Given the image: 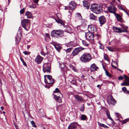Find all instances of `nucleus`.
Masks as SVG:
<instances>
[{
	"label": "nucleus",
	"instance_id": "nucleus-4",
	"mask_svg": "<svg viewBox=\"0 0 129 129\" xmlns=\"http://www.w3.org/2000/svg\"><path fill=\"white\" fill-rule=\"evenodd\" d=\"M84 49V48L81 47L75 48L72 52L71 56L73 58L74 56L77 55L80 52Z\"/></svg>",
	"mask_w": 129,
	"mask_h": 129
},
{
	"label": "nucleus",
	"instance_id": "nucleus-43",
	"mask_svg": "<svg viewBox=\"0 0 129 129\" xmlns=\"http://www.w3.org/2000/svg\"><path fill=\"white\" fill-rule=\"evenodd\" d=\"M31 123L33 125V126H34V127H36V126L35 124V123L33 121H31Z\"/></svg>",
	"mask_w": 129,
	"mask_h": 129
},
{
	"label": "nucleus",
	"instance_id": "nucleus-57",
	"mask_svg": "<svg viewBox=\"0 0 129 129\" xmlns=\"http://www.w3.org/2000/svg\"><path fill=\"white\" fill-rule=\"evenodd\" d=\"M14 126L16 129H18V126L17 125L14 124Z\"/></svg>",
	"mask_w": 129,
	"mask_h": 129
},
{
	"label": "nucleus",
	"instance_id": "nucleus-29",
	"mask_svg": "<svg viewBox=\"0 0 129 129\" xmlns=\"http://www.w3.org/2000/svg\"><path fill=\"white\" fill-rule=\"evenodd\" d=\"M81 118L82 120H87V116L84 115H81Z\"/></svg>",
	"mask_w": 129,
	"mask_h": 129
},
{
	"label": "nucleus",
	"instance_id": "nucleus-30",
	"mask_svg": "<svg viewBox=\"0 0 129 129\" xmlns=\"http://www.w3.org/2000/svg\"><path fill=\"white\" fill-rule=\"evenodd\" d=\"M76 17L78 18L80 20H81L82 19V18L81 14L80 13H76Z\"/></svg>",
	"mask_w": 129,
	"mask_h": 129
},
{
	"label": "nucleus",
	"instance_id": "nucleus-14",
	"mask_svg": "<svg viewBox=\"0 0 129 129\" xmlns=\"http://www.w3.org/2000/svg\"><path fill=\"white\" fill-rule=\"evenodd\" d=\"M88 29L89 31H93V32L96 31V29L95 27L92 25H89L88 26Z\"/></svg>",
	"mask_w": 129,
	"mask_h": 129
},
{
	"label": "nucleus",
	"instance_id": "nucleus-37",
	"mask_svg": "<svg viewBox=\"0 0 129 129\" xmlns=\"http://www.w3.org/2000/svg\"><path fill=\"white\" fill-rule=\"evenodd\" d=\"M20 59L21 61L22 62L23 65L24 66H27L26 64V62L24 61V60H23V58L22 57H20Z\"/></svg>",
	"mask_w": 129,
	"mask_h": 129
},
{
	"label": "nucleus",
	"instance_id": "nucleus-5",
	"mask_svg": "<svg viewBox=\"0 0 129 129\" xmlns=\"http://www.w3.org/2000/svg\"><path fill=\"white\" fill-rule=\"evenodd\" d=\"M107 8L109 12L115 14L117 9L114 5L112 4L110 5Z\"/></svg>",
	"mask_w": 129,
	"mask_h": 129
},
{
	"label": "nucleus",
	"instance_id": "nucleus-20",
	"mask_svg": "<svg viewBox=\"0 0 129 129\" xmlns=\"http://www.w3.org/2000/svg\"><path fill=\"white\" fill-rule=\"evenodd\" d=\"M121 27L120 28V29H121V31H123V32L127 31V29L128 28V27L127 26L125 25L124 24L121 25Z\"/></svg>",
	"mask_w": 129,
	"mask_h": 129
},
{
	"label": "nucleus",
	"instance_id": "nucleus-31",
	"mask_svg": "<svg viewBox=\"0 0 129 129\" xmlns=\"http://www.w3.org/2000/svg\"><path fill=\"white\" fill-rule=\"evenodd\" d=\"M106 114L107 116V117L108 118L110 119L111 118L110 116V113L109 111L108 110H106Z\"/></svg>",
	"mask_w": 129,
	"mask_h": 129
},
{
	"label": "nucleus",
	"instance_id": "nucleus-46",
	"mask_svg": "<svg viewBox=\"0 0 129 129\" xmlns=\"http://www.w3.org/2000/svg\"><path fill=\"white\" fill-rule=\"evenodd\" d=\"M36 5H33L30 6V7L31 8H35L36 7Z\"/></svg>",
	"mask_w": 129,
	"mask_h": 129
},
{
	"label": "nucleus",
	"instance_id": "nucleus-36",
	"mask_svg": "<svg viewBox=\"0 0 129 129\" xmlns=\"http://www.w3.org/2000/svg\"><path fill=\"white\" fill-rule=\"evenodd\" d=\"M106 75L109 77L111 78L112 77V76L110 74L109 72L107 71L105 72Z\"/></svg>",
	"mask_w": 129,
	"mask_h": 129
},
{
	"label": "nucleus",
	"instance_id": "nucleus-45",
	"mask_svg": "<svg viewBox=\"0 0 129 129\" xmlns=\"http://www.w3.org/2000/svg\"><path fill=\"white\" fill-rule=\"evenodd\" d=\"M59 92V89L57 88H56L55 89V90L53 91V92L54 93L56 92Z\"/></svg>",
	"mask_w": 129,
	"mask_h": 129
},
{
	"label": "nucleus",
	"instance_id": "nucleus-23",
	"mask_svg": "<svg viewBox=\"0 0 129 129\" xmlns=\"http://www.w3.org/2000/svg\"><path fill=\"white\" fill-rule=\"evenodd\" d=\"M59 65L60 66V68L62 69V70L63 71H65V69H66L67 68V67L65 65V64L64 63H59Z\"/></svg>",
	"mask_w": 129,
	"mask_h": 129
},
{
	"label": "nucleus",
	"instance_id": "nucleus-12",
	"mask_svg": "<svg viewBox=\"0 0 129 129\" xmlns=\"http://www.w3.org/2000/svg\"><path fill=\"white\" fill-rule=\"evenodd\" d=\"M43 58L39 55H38L35 59V61L38 64L40 63L43 60Z\"/></svg>",
	"mask_w": 129,
	"mask_h": 129
},
{
	"label": "nucleus",
	"instance_id": "nucleus-53",
	"mask_svg": "<svg viewBox=\"0 0 129 129\" xmlns=\"http://www.w3.org/2000/svg\"><path fill=\"white\" fill-rule=\"evenodd\" d=\"M65 10H67V9H69V6H65Z\"/></svg>",
	"mask_w": 129,
	"mask_h": 129
},
{
	"label": "nucleus",
	"instance_id": "nucleus-9",
	"mask_svg": "<svg viewBox=\"0 0 129 129\" xmlns=\"http://www.w3.org/2000/svg\"><path fill=\"white\" fill-rule=\"evenodd\" d=\"M28 19H24L22 20L21 21V24L22 26L24 29L27 30L26 29V27L27 26H28Z\"/></svg>",
	"mask_w": 129,
	"mask_h": 129
},
{
	"label": "nucleus",
	"instance_id": "nucleus-32",
	"mask_svg": "<svg viewBox=\"0 0 129 129\" xmlns=\"http://www.w3.org/2000/svg\"><path fill=\"white\" fill-rule=\"evenodd\" d=\"M83 44L84 46L87 47L89 45V44L86 41L83 40L82 41Z\"/></svg>",
	"mask_w": 129,
	"mask_h": 129
},
{
	"label": "nucleus",
	"instance_id": "nucleus-19",
	"mask_svg": "<svg viewBox=\"0 0 129 129\" xmlns=\"http://www.w3.org/2000/svg\"><path fill=\"white\" fill-rule=\"evenodd\" d=\"M117 20L120 22H122V19L120 15L118 14H116V13L115 14H114Z\"/></svg>",
	"mask_w": 129,
	"mask_h": 129
},
{
	"label": "nucleus",
	"instance_id": "nucleus-33",
	"mask_svg": "<svg viewBox=\"0 0 129 129\" xmlns=\"http://www.w3.org/2000/svg\"><path fill=\"white\" fill-rule=\"evenodd\" d=\"M20 28V27L19 28V30L18 31L17 33V36H18V35H19V38H20L22 36V33H21V30L20 29H19Z\"/></svg>",
	"mask_w": 129,
	"mask_h": 129
},
{
	"label": "nucleus",
	"instance_id": "nucleus-58",
	"mask_svg": "<svg viewBox=\"0 0 129 129\" xmlns=\"http://www.w3.org/2000/svg\"><path fill=\"white\" fill-rule=\"evenodd\" d=\"M121 85L122 86H126V84H125V83L124 82L123 83H122Z\"/></svg>",
	"mask_w": 129,
	"mask_h": 129
},
{
	"label": "nucleus",
	"instance_id": "nucleus-17",
	"mask_svg": "<svg viewBox=\"0 0 129 129\" xmlns=\"http://www.w3.org/2000/svg\"><path fill=\"white\" fill-rule=\"evenodd\" d=\"M77 124L76 123H73L70 124L68 127V129H75L76 127Z\"/></svg>",
	"mask_w": 129,
	"mask_h": 129
},
{
	"label": "nucleus",
	"instance_id": "nucleus-34",
	"mask_svg": "<svg viewBox=\"0 0 129 129\" xmlns=\"http://www.w3.org/2000/svg\"><path fill=\"white\" fill-rule=\"evenodd\" d=\"M41 109H40L38 111L39 114L41 115V116H44V112L43 111H41Z\"/></svg>",
	"mask_w": 129,
	"mask_h": 129
},
{
	"label": "nucleus",
	"instance_id": "nucleus-42",
	"mask_svg": "<svg viewBox=\"0 0 129 129\" xmlns=\"http://www.w3.org/2000/svg\"><path fill=\"white\" fill-rule=\"evenodd\" d=\"M104 58L105 60H106L107 61H108V60L109 59H108V56L106 54H104Z\"/></svg>",
	"mask_w": 129,
	"mask_h": 129
},
{
	"label": "nucleus",
	"instance_id": "nucleus-51",
	"mask_svg": "<svg viewBox=\"0 0 129 129\" xmlns=\"http://www.w3.org/2000/svg\"><path fill=\"white\" fill-rule=\"evenodd\" d=\"M54 46L55 48L58 51L59 50V48L58 47V46Z\"/></svg>",
	"mask_w": 129,
	"mask_h": 129
},
{
	"label": "nucleus",
	"instance_id": "nucleus-1",
	"mask_svg": "<svg viewBox=\"0 0 129 129\" xmlns=\"http://www.w3.org/2000/svg\"><path fill=\"white\" fill-rule=\"evenodd\" d=\"M92 58L90 54L89 53H85L80 57L81 61L84 63L89 62Z\"/></svg>",
	"mask_w": 129,
	"mask_h": 129
},
{
	"label": "nucleus",
	"instance_id": "nucleus-50",
	"mask_svg": "<svg viewBox=\"0 0 129 129\" xmlns=\"http://www.w3.org/2000/svg\"><path fill=\"white\" fill-rule=\"evenodd\" d=\"M118 8L122 10L123 9V7L120 5H118Z\"/></svg>",
	"mask_w": 129,
	"mask_h": 129
},
{
	"label": "nucleus",
	"instance_id": "nucleus-60",
	"mask_svg": "<svg viewBox=\"0 0 129 129\" xmlns=\"http://www.w3.org/2000/svg\"><path fill=\"white\" fill-rule=\"evenodd\" d=\"M124 12L126 13V14H127V15H128V13L127 12V11H126V10H124Z\"/></svg>",
	"mask_w": 129,
	"mask_h": 129
},
{
	"label": "nucleus",
	"instance_id": "nucleus-49",
	"mask_svg": "<svg viewBox=\"0 0 129 129\" xmlns=\"http://www.w3.org/2000/svg\"><path fill=\"white\" fill-rule=\"evenodd\" d=\"M110 119L112 121V123L113 124H115V122L113 120L112 118H111Z\"/></svg>",
	"mask_w": 129,
	"mask_h": 129
},
{
	"label": "nucleus",
	"instance_id": "nucleus-3",
	"mask_svg": "<svg viewBox=\"0 0 129 129\" xmlns=\"http://www.w3.org/2000/svg\"><path fill=\"white\" fill-rule=\"evenodd\" d=\"M92 11L96 14H99L102 12V8L99 4H94L91 7Z\"/></svg>",
	"mask_w": 129,
	"mask_h": 129
},
{
	"label": "nucleus",
	"instance_id": "nucleus-63",
	"mask_svg": "<svg viewBox=\"0 0 129 129\" xmlns=\"http://www.w3.org/2000/svg\"><path fill=\"white\" fill-rule=\"evenodd\" d=\"M48 61L49 62H51L52 61V59H48Z\"/></svg>",
	"mask_w": 129,
	"mask_h": 129
},
{
	"label": "nucleus",
	"instance_id": "nucleus-35",
	"mask_svg": "<svg viewBox=\"0 0 129 129\" xmlns=\"http://www.w3.org/2000/svg\"><path fill=\"white\" fill-rule=\"evenodd\" d=\"M129 121V118H127L124 120L122 121L121 122L122 123V124H123L127 123Z\"/></svg>",
	"mask_w": 129,
	"mask_h": 129
},
{
	"label": "nucleus",
	"instance_id": "nucleus-8",
	"mask_svg": "<svg viewBox=\"0 0 129 129\" xmlns=\"http://www.w3.org/2000/svg\"><path fill=\"white\" fill-rule=\"evenodd\" d=\"M85 36L86 38L89 40H94V34L92 33L88 32L85 33Z\"/></svg>",
	"mask_w": 129,
	"mask_h": 129
},
{
	"label": "nucleus",
	"instance_id": "nucleus-39",
	"mask_svg": "<svg viewBox=\"0 0 129 129\" xmlns=\"http://www.w3.org/2000/svg\"><path fill=\"white\" fill-rule=\"evenodd\" d=\"M107 48L108 50L111 52H113L114 50V49L111 47H107Z\"/></svg>",
	"mask_w": 129,
	"mask_h": 129
},
{
	"label": "nucleus",
	"instance_id": "nucleus-10",
	"mask_svg": "<svg viewBox=\"0 0 129 129\" xmlns=\"http://www.w3.org/2000/svg\"><path fill=\"white\" fill-rule=\"evenodd\" d=\"M68 6L70 9L73 10L76 8L77 5L76 3L73 1H71L69 3Z\"/></svg>",
	"mask_w": 129,
	"mask_h": 129
},
{
	"label": "nucleus",
	"instance_id": "nucleus-27",
	"mask_svg": "<svg viewBox=\"0 0 129 129\" xmlns=\"http://www.w3.org/2000/svg\"><path fill=\"white\" fill-rule=\"evenodd\" d=\"M55 20L57 23H60L63 25H64V22L62 21L60 19L58 18L57 19H55Z\"/></svg>",
	"mask_w": 129,
	"mask_h": 129
},
{
	"label": "nucleus",
	"instance_id": "nucleus-15",
	"mask_svg": "<svg viewBox=\"0 0 129 129\" xmlns=\"http://www.w3.org/2000/svg\"><path fill=\"white\" fill-rule=\"evenodd\" d=\"M83 6L87 9H88L90 7V4L88 2L84 1H83Z\"/></svg>",
	"mask_w": 129,
	"mask_h": 129
},
{
	"label": "nucleus",
	"instance_id": "nucleus-59",
	"mask_svg": "<svg viewBox=\"0 0 129 129\" xmlns=\"http://www.w3.org/2000/svg\"><path fill=\"white\" fill-rule=\"evenodd\" d=\"M112 67L114 68V69H117V68L116 67H115V66H114V65H112Z\"/></svg>",
	"mask_w": 129,
	"mask_h": 129
},
{
	"label": "nucleus",
	"instance_id": "nucleus-40",
	"mask_svg": "<svg viewBox=\"0 0 129 129\" xmlns=\"http://www.w3.org/2000/svg\"><path fill=\"white\" fill-rule=\"evenodd\" d=\"M99 125L101 127H105V125L104 124L100 123L99 122H98Z\"/></svg>",
	"mask_w": 129,
	"mask_h": 129
},
{
	"label": "nucleus",
	"instance_id": "nucleus-16",
	"mask_svg": "<svg viewBox=\"0 0 129 129\" xmlns=\"http://www.w3.org/2000/svg\"><path fill=\"white\" fill-rule=\"evenodd\" d=\"M113 28L114 31L118 33H121L122 32H123L124 31H121V29L120 27H113Z\"/></svg>",
	"mask_w": 129,
	"mask_h": 129
},
{
	"label": "nucleus",
	"instance_id": "nucleus-2",
	"mask_svg": "<svg viewBox=\"0 0 129 129\" xmlns=\"http://www.w3.org/2000/svg\"><path fill=\"white\" fill-rule=\"evenodd\" d=\"M64 33V31L62 29L54 30L52 31L51 35L52 37L60 38L63 36Z\"/></svg>",
	"mask_w": 129,
	"mask_h": 129
},
{
	"label": "nucleus",
	"instance_id": "nucleus-52",
	"mask_svg": "<svg viewBox=\"0 0 129 129\" xmlns=\"http://www.w3.org/2000/svg\"><path fill=\"white\" fill-rule=\"evenodd\" d=\"M123 79V77L122 76H120L119 77L118 79L119 80H122Z\"/></svg>",
	"mask_w": 129,
	"mask_h": 129
},
{
	"label": "nucleus",
	"instance_id": "nucleus-61",
	"mask_svg": "<svg viewBox=\"0 0 129 129\" xmlns=\"http://www.w3.org/2000/svg\"><path fill=\"white\" fill-rule=\"evenodd\" d=\"M105 127H104L105 128H109V127L108 126L106 125H105Z\"/></svg>",
	"mask_w": 129,
	"mask_h": 129
},
{
	"label": "nucleus",
	"instance_id": "nucleus-26",
	"mask_svg": "<svg viewBox=\"0 0 129 129\" xmlns=\"http://www.w3.org/2000/svg\"><path fill=\"white\" fill-rule=\"evenodd\" d=\"M75 96L76 99L80 101H82L83 100L82 96H80L78 95H75Z\"/></svg>",
	"mask_w": 129,
	"mask_h": 129
},
{
	"label": "nucleus",
	"instance_id": "nucleus-38",
	"mask_svg": "<svg viewBox=\"0 0 129 129\" xmlns=\"http://www.w3.org/2000/svg\"><path fill=\"white\" fill-rule=\"evenodd\" d=\"M73 49L72 48H69L67 49V50H66V52L67 53H70L71 51H72Z\"/></svg>",
	"mask_w": 129,
	"mask_h": 129
},
{
	"label": "nucleus",
	"instance_id": "nucleus-41",
	"mask_svg": "<svg viewBox=\"0 0 129 129\" xmlns=\"http://www.w3.org/2000/svg\"><path fill=\"white\" fill-rule=\"evenodd\" d=\"M25 9V8H24L23 9L20 10V14H23L24 13Z\"/></svg>",
	"mask_w": 129,
	"mask_h": 129
},
{
	"label": "nucleus",
	"instance_id": "nucleus-11",
	"mask_svg": "<svg viewBox=\"0 0 129 129\" xmlns=\"http://www.w3.org/2000/svg\"><path fill=\"white\" fill-rule=\"evenodd\" d=\"M99 20L100 24V26L104 24L106 22V18L103 16H101L99 18Z\"/></svg>",
	"mask_w": 129,
	"mask_h": 129
},
{
	"label": "nucleus",
	"instance_id": "nucleus-62",
	"mask_svg": "<svg viewBox=\"0 0 129 129\" xmlns=\"http://www.w3.org/2000/svg\"><path fill=\"white\" fill-rule=\"evenodd\" d=\"M1 109L2 110H3L4 109V107H1Z\"/></svg>",
	"mask_w": 129,
	"mask_h": 129
},
{
	"label": "nucleus",
	"instance_id": "nucleus-54",
	"mask_svg": "<svg viewBox=\"0 0 129 129\" xmlns=\"http://www.w3.org/2000/svg\"><path fill=\"white\" fill-rule=\"evenodd\" d=\"M104 70L105 71V72L107 71L106 70V68L105 66H104V65L103 64H102Z\"/></svg>",
	"mask_w": 129,
	"mask_h": 129
},
{
	"label": "nucleus",
	"instance_id": "nucleus-21",
	"mask_svg": "<svg viewBox=\"0 0 129 129\" xmlns=\"http://www.w3.org/2000/svg\"><path fill=\"white\" fill-rule=\"evenodd\" d=\"M25 15L28 18H30L32 16V14L31 12L27 11L26 12Z\"/></svg>",
	"mask_w": 129,
	"mask_h": 129
},
{
	"label": "nucleus",
	"instance_id": "nucleus-64",
	"mask_svg": "<svg viewBox=\"0 0 129 129\" xmlns=\"http://www.w3.org/2000/svg\"><path fill=\"white\" fill-rule=\"evenodd\" d=\"M30 45H27V48L28 49L30 48Z\"/></svg>",
	"mask_w": 129,
	"mask_h": 129
},
{
	"label": "nucleus",
	"instance_id": "nucleus-55",
	"mask_svg": "<svg viewBox=\"0 0 129 129\" xmlns=\"http://www.w3.org/2000/svg\"><path fill=\"white\" fill-rule=\"evenodd\" d=\"M100 48L101 49H104V47L103 46H102L101 45L100 47Z\"/></svg>",
	"mask_w": 129,
	"mask_h": 129
},
{
	"label": "nucleus",
	"instance_id": "nucleus-6",
	"mask_svg": "<svg viewBox=\"0 0 129 129\" xmlns=\"http://www.w3.org/2000/svg\"><path fill=\"white\" fill-rule=\"evenodd\" d=\"M50 66L48 63H45L43 66V70L44 72H49L50 71Z\"/></svg>",
	"mask_w": 129,
	"mask_h": 129
},
{
	"label": "nucleus",
	"instance_id": "nucleus-28",
	"mask_svg": "<svg viewBox=\"0 0 129 129\" xmlns=\"http://www.w3.org/2000/svg\"><path fill=\"white\" fill-rule=\"evenodd\" d=\"M46 76L47 77V79L51 81V82H54V79L52 78L51 76L50 75H47Z\"/></svg>",
	"mask_w": 129,
	"mask_h": 129
},
{
	"label": "nucleus",
	"instance_id": "nucleus-24",
	"mask_svg": "<svg viewBox=\"0 0 129 129\" xmlns=\"http://www.w3.org/2000/svg\"><path fill=\"white\" fill-rule=\"evenodd\" d=\"M54 98H55V100L57 101L58 102L60 103L61 102V98L59 96H57L56 95L54 94H53Z\"/></svg>",
	"mask_w": 129,
	"mask_h": 129
},
{
	"label": "nucleus",
	"instance_id": "nucleus-47",
	"mask_svg": "<svg viewBox=\"0 0 129 129\" xmlns=\"http://www.w3.org/2000/svg\"><path fill=\"white\" fill-rule=\"evenodd\" d=\"M39 0H34V2L35 3L37 4V5H38V3L39 2Z\"/></svg>",
	"mask_w": 129,
	"mask_h": 129
},
{
	"label": "nucleus",
	"instance_id": "nucleus-44",
	"mask_svg": "<svg viewBox=\"0 0 129 129\" xmlns=\"http://www.w3.org/2000/svg\"><path fill=\"white\" fill-rule=\"evenodd\" d=\"M84 104H83V106H82L80 108V110L81 111H83L84 110Z\"/></svg>",
	"mask_w": 129,
	"mask_h": 129
},
{
	"label": "nucleus",
	"instance_id": "nucleus-22",
	"mask_svg": "<svg viewBox=\"0 0 129 129\" xmlns=\"http://www.w3.org/2000/svg\"><path fill=\"white\" fill-rule=\"evenodd\" d=\"M90 19H92L95 20H97V17L94 14H91L89 16Z\"/></svg>",
	"mask_w": 129,
	"mask_h": 129
},
{
	"label": "nucleus",
	"instance_id": "nucleus-7",
	"mask_svg": "<svg viewBox=\"0 0 129 129\" xmlns=\"http://www.w3.org/2000/svg\"><path fill=\"white\" fill-rule=\"evenodd\" d=\"M45 75L44 81L46 85L45 87L46 88H49L53 84V82H51V81L49 80L46 79L45 78Z\"/></svg>",
	"mask_w": 129,
	"mask_h": 129
},
{
	"label": "nucleus",
	"instance_id": "nucleus-18",
	"mask_svg": "<svg viewBox=\"0 0 129 129\" xmlns=\"http://www.w3.org/2000/svg\"><path fill=\"white\" fill-rule=\"evenodd\" d=\"M108 102L109 104H112L114 105L116 103L115 100L112 97H111L110 99L108 100Z\"/></svg>",
	"mask_w": 129,
	"mask_h": 129
},
{
	"label": "nucleus",
	"instance_id": "nucleus-13",
	"mask_svg": "<svg viewBox=\"0 0 129 129\" xmlns=\"http://www.w3.org/2000/svg\"><path fill=\"white\" fill-rule=\"evenodd\" d=\"M90 69L91 71H94L99 69V68L96 66V64L93 63L91 64L90 67Z\"/></svg>",
	"mask_w": 129,
	"mask_h": 129
},
{
	"label": "nucleus",
	"instance_id": "nucleus-56",
	"mask_svg": "<svg viewBox=\"0 0 129 129\" xmlns=\"http://www.w3.org/2000/svg\"><path fill=\"white\" fill-rule=\"evenodd\" d=\"M23 53L25 55H28V52L27 51H24L23 52Z\"/></svg>",
	"mask_w": 129,
	"mask_h": 129
},
{
	"label": "nucleus",
	"instance_id": "nucleus-25",
	"mask_svg": "<svg viewBox=\"0 0 129 129\" xmlns=\"http://www.w3.org/2000/svg\"><path fill=\"white\" fill-rule=\"evenodd\" d=\"M125 79L124 81V82L125 83L126 86H129V81L128 80L129 79V77L125 75Z\"/></svg>",
	"mask_w": 129,
	"mask_h": 129
},
{
	"label": "nucleus",
	"instance_id": "nucleus-48",
	"mask_svg": "<svg viewBox=\"0 0 129 129\" xmlns=\"http://www.w3.org/2000/svg\"><path fill=\"white\" fill-rule=\"evenodd\" d=\"M122 90L124 91H126V88L125 87H123L122 88Z\"/></svg>",
	"mask_w": 129,
	"mask_h": 129
}]
</instances>
